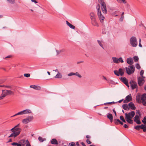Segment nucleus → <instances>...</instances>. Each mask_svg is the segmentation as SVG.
<instances>
[{"label":"nucleus","instance_id":"obj_1","mask_svg":"<svg viewBox=\"0 0 146 146\" xmlns=\"http://www.w3.org/2000/svg\"><path fill=\"white\" fill-rule=\"evenodd\" d=\"M135 115V112L134 111H132L128 113H125V119L124 117L122 115L120 116V119L123 122L126 123V121L129 123L133 124V121L132 120L133 118Z\"/></svg>","mask_w":146,"mask_h":146},{"label":"nucleus","instance_id":"obj_2","mask_svg":"<svg viewBox=\"0 0 146 146\" xmlns=\"http://www.w3.org/2000/svg\"><path fill=\"white\" fill-rule=\"evenodd\" d=\"M19 125L20 124H18L11 129V131L13 132V133L8 137L9 138L13 137L14 138L20 134L21 131V129L20 128L18 127L19 126Z\"/></svg>","mask_w":146,"mask_h":146},{"label":"nucleus","instance_id":"obj_3","mask_svg":"<svg viewBox=\"0 0 146 146\" xmlns=\"http://www.w3.org/2000/svg\"><path fill=\"white\" fill-rule=\"evenodd\" d=\"M135 69V68L133 66H129L128 68H125V69L119 68L118 73H124L126 71V73H133L134 72Z\"/></svg>","mask_w":146,"mask_h":146},{"label":"nucleus","instance_id":"obj_4","mask_svg":"<svg viewBox=\"0 0 146 146\" xmlns=\"http://www.w3.org/2000/svg\"><path fill=\"white\" fill-rule=\"evenodd\" d=\"M53 74H44L43 76L46 79H52L53 78H60L62 77L61 74H57L55 76L53 75Z\"/></svg>","mask_w":146,"mask_h":146},{"label":"nucleus","instance_id":"obj_5","mask_svg":"<svg viewBox=\"0 0 146 146\" xmlns=\"http://www.w3.org/2000/svg\"><path fill=\"white\" fill-rule=\"evenodd\" d=\"M141 77H139L138 78V83L139 86H142L145 82V80L144 77L143 76V74H140Z\"/></svg>","mask_w":146,"mask_h":146},{"label":"nucleus","instance_id":"obj_6","mask_svg":"<svg viewBox=\"0 0 146 146\" xmlns=\"http://www.w3.org/2000/svg\"><path fill=\"white\" fill-rule=\"evenodd\" d=\"M131 45L133 47H136L137 44L136 38L134 36L132 37L130 39Z\"/></svg>","mask_w":146,"mask_h":146},{"label":"nucleus","instance_id":"obj_7","mask_svg":"<svg viewBox=\"0 0 146 146\" xmlns=\"http://www.w3.org/2000/svg\"><path fill=\"white\" fill-rule=\"evenodd\" d=\"M33 119V117L32 116H29L27 118L24 119L22 120L23 123L26 124L30 122Z\"/></svg>","mask_w":146,"mask_h":146},{"label":"nucleus","instance_id":"obj_8","mask_svg":"<svg viewBox=\"0 0 146 146\" xmlns=\"http://www.w3.org/2000/svg\"><path fill=\"white\" fill-rule=\"evenodd\" d=\"M101 9L102 10L103 13L106 14L107 13V10L106 5L104 2H102L101 0Z\"/></svg>","mask_w":146,"mask_h":146},{"label":"nucleus","instance_id":"obj_9","mask_svg":"<svg viewBox=\"0 0 146 146\" xmlns=\"http://www.w3.org/2000/svg\"><path fill=\"white\" fill-rule=\"evenodd\" d=\"M7 90H2V93L0 96V100L3 99L7 96L8 95V94L7 91Z\"/></svg>","mask_w":146,"mask_h":146},{"label":"nucleus","instance_id":"obj_10","mask_svg":"<svg viewBox=\"0 0 146 146\" xmlns=\"http://www.w3.org/2000/svg\"><path fill=\"white\" fill-rule=\"evenodd\" d=\"M130 83L131 89L132 90H134L137 88V83L134 81L133 80H131L130 82Z\"/></svg>","mask_w":146,"mask_h":146},{"label":"nucleus","instance_id":"obj_11","mask_svg":"<svg viewBox=\"0 0 146 146\" xmlns=\"http://www.w3.org/2000/svg\"><path fill=\"white\" fill-rule=\"evenodd\" d=\"M133 120L134 122L138 124H140L141 122L140 121L139 117L137 115H136L133 118Z\"/></svg>","mask_w":146,"mask_h":146},{"label":"nucleus","instance_id":"obj_12","mask_svg":"<svg viewBox=\"0 0 146 146\" xmlns=\"http://www.w3.org/2000/svg\"><path fill=\"white\" fill-rule=\"evenodd\" d=\"M142 103L144 106H146V94H144L141 97Z\"/></svg>","mask_w":146,"mask_h":146},{"label":"nucleus","instance_id":"obj_13","mask_svg":"<svg viewBox=\"0 0 146 146\" xmlns=\"http://www.w3.org/2000/svg\"><path fill=\"white\" fill-rule=\"evenodd\" d=\"M119 79L120 80L125 84L127 86L129 87L127 80L126 78L121 77Z\"/></svg>","mask_w":146,"mask_h":146},{"label":"nucleus","instance_id":"obj_14","mask_svg":"<svg viewBox=\"0 0 146 146\" xmlns=\"http://www.w3.org/2000/svg\"><path fill=\"white\" fill-rule=\"evenodd\" d=\"M96 9L97 11V14L99 20L100 21V5L98 4L97 6Z\"/></svg>","mask_w":146,"mask_h":146},{"label":"nucleus","instance_id":"obj_15","mask_svg":"<svg viewBox=\"0 0 146 146\" xmlns=\"http://www.w3.org/2000/svg\"><path fill=\"white\" fill-rule=\"evenodd\" d=\"M128 106L129 108H130L132 110H135L136 107L132 102H130Z\"/></svg>","mask_w":146,"mask_h":146},{"label":"nucleus","instance_id":"obj_16","mask_svg":"<svg viewBox=\"0 0 146 146\" xmlns=\"http://www.w3.org/2000/svg\"><path fill=\"white\" fill-rule=\"evenodd\" d=\"M21 112L22 115L32 113V111L31 110L28 109L22 111H21Z\"/></svg>","mask_w":146,"mask_h":146},{"label":"nucleus","instance_id":"obj_17","mask_svg":"<svg viewBox=\"0 0 146 146\" xmlns=\"http://www.w3.org/2000/svg\"><path fill=\"white\" fill-rule=\"evenodd\" d=\"M91 23L94 26L96 27L99 26L97 22L96 19L91 20Z\"/></svg>","mask_w":146,"mask_h":146},{"label":"nucleus","instance_id":"obj_18","mask_svg":"<svg viewBox=\"0 0 146 146\" xmlns=\"http://www.w3.org/2000/svg\"><path fill=\"white\" fill-rule=\"evenodd\" d=\"M30 87L37 90H39L41 89V87L40 86L35 85H31L30 86Z\"/></svg>","mask_w":146,"mask_h":146},{"label":"nucleus","instance_id":"obj_19","mask_svg":"<svg viewBox=\"0 0 146 146\" xmlns=\"http://www.w3.org/2000/svg\"><path fill=\"white\" fill-rule=\"evenodd\" d=\"M127 62L128 64L130 65L132 64L133 63V62L132 58H129L127 59Z\"/></svg>","mask_w":146,"mask_h":146},{"label":"nucleus","instance_id":"obj_20","mask_svg":"<svg viewBox=\"0 0 146 146\" xmlns=\"http://www.w3.org/2000/svg\"><path fill=\"white\" fill-rule=\"evenodd\" d=\"M107 117L109 119L110 122L112 123L113 122V115H112L110 113H108L107 115Z\"/></svg>","mask_w":146,"mask_h":146},{"label":"nucleus","instance_id":"obj_21","mask_svg":"<svg viewBox=\"0 0 146 146\" xmlns=\"http://www.w3.org/2000/svg\"><path fill=\"white\" fill-rule=\"evenodd\" d=\"M50 143L52 144L57 145L58 144L57 140L55 138L52 139L51 140Z\"/></svg>","mask_w":146,"mask_h":146},{"label":"nucleus","instance_id":"obj_22","mask_svg":"<svg viewBox=\"0 0 146 146\" xmlns=\"http://www.w3.org/2000/svg\"><path fill=\"white\" fill-rule=\"evenodd\" d=\"M66 24L69 26L71 29H74L75 28V27L73 25L70 23L68 21H66Z\"/></svg>","mask_w":146,"mask_h":146},{"label":"nucleus","instance_id":"obj_23","mask_svg":"<svg viewBox=\"0 0 146 146\" xmlns=\"http://www.w3.org/2000/svg\"><path fill=\"white\" fill-rule=\"evenodd\" d=\"M128 106H128L127 104H124L123 105L122 107L124 110H129V108Z\"/></svg>","mask_w":146,"mask_h":146},{"label":"nucleus","instance_id":"obj_24","mask_svg":"<svg viewBox=\"0 0 146 146\" xmlns=\"http://www.w3.org/2000/svg\"><path fill=\"white\" fill-rule=\"evenodd\" d=\"M90 15L91 20L96 19L95 14L93 12L91 13H90Z\"/></svg>","mask_w":146,"mask_h":146},{"label":"nucleus","instance_id":"obj_25","mask_svg":"<svg viewBox=\"0 0 146 146\" xmlns=\"http://www.w3.org/2000/svg\"><path fill=\"white\" fill-rule=\"evenodd\" d=\"M126 99L128 101V102H130L132 100V97L131 94H129V95L126 97Z\"/></svg>","mask_w":146,"mask_h":146},{"label":"nucleus","instance_id":"obj_26","mask_svg":"<svg viewBox=\"0 0 146 146\" xmlns=\"http://www.w3.org/2000/svg\"><path fill=\"white\" fill-rule=\"evenodd\" d=\"M67 75L68 76H70L72 75H76L78 76L79 78L81 77V75L79 74H67Z\"/></svg>","mask_w":146,"mask_h":146},{"label":"nucleus","instance_id":"obj_27","mask_svg":"<svg viewBox=\"0 0 146 146\" xmlns=\"http://www.w3.org/2000/svg\"><path fill=\"white\" fill-rule=\"evenodd\" d=\"M38 139L40 142L42 143L44 141H45L46 139L45 138H43L42 137L39 136L38 137Z\"/></svg>","mask_w":146,"mask_h":146},{"label":"nucleus","instance_id":"obj_28","mask_svg":"<svg viewBox=\"0 0 146 146\" xmlns=\"http://www.w3.org/2000/svg\"><path fill=\"white\" fill-rule=\"evenodd\" d=\"M112 59L113 62L116 63H119L118 58H117L116 57H113L112 58Z\"/></svg>","mask_w":146,"mask_h":146},{"label":"nucleus","instance_id":"obj_29","mask_svg":"<svg viewBox=\"0 0 146 146\" xmlns=\"http://www.w3.org/2000/svg\"><path fill=\"white\" fill-rule=\"evenodd\" d=\"M120 120L118 119H114V123L116 125H118L119 124Z\"/></svg>","mask_w":146,"mask_h":146},{"label":"nucleus","instance_id":"obj_30","mask_svg":"<svg viewBox=\"0 0 146 146\" xmlns=\"http://www.w3.org/2000/svg\"><path fill=\"white\" fill-rule=\"evenodd\" d=\"M7 92L8 95H14V92L11 90H7Z\"/></svg>","mask_w":146,"mask_h":146},{"label":"nucleus","instance_id":"obj_31","mask_svg":"<svg viewBox=\"0 0 146 146\" xmlns=\"http://www.w3.org/2000/svg\"><path fill=\"white\" fill-rule=\"evenodd\" d=\"M119 3H123L124 4H126L127 1L125 0H116Z\"/></svg>","mask_w":146,"mask_h":146},{"label":"nucleus","instance_id":"obj_32","mask_svg":"<svg viewBox=\"0 0 146 146\" xmlns=\"http://www.w3.org/2000/svg\"><path fill=\"white\" fill-rule=\"evenodd\" d=\"M103 78L105 80H106V81H108V82L110 83H112L113 82V81L112 80H110L108 79H107L104 76H103Z\"/></svg>","mask_w":146,"mask_h":146},{"label":"nucleus","instance_id":"obj_33","mask_svg":"<svg viewBox=\"0 0 146 146\" xmlns=\"http://www.w3.org/2000/svg\"><path fill=\"white\" fill-rule=\"evenodd\" d=\"M133 59L135 62H137L139 60V58L137 56H135L133 57Z\"/></svg>","mask_w":146,"mask_h":146},{"label":"nucleus","instance_id":"obj_34","mask_svg":"<svg viewBox=\"0 0 146 146\" xmlns=\"http://www.w3.org/2000/svg\"><path fill=\"white\" fill-rule=\"evenodd\" d=\"M26 146H31L28 140L27 139L25 141Z\"/></svg>","mask_w":146,"mask_h":146},{"label":"nucleus","instance_id":"obj_35","mask_svg":"<svg viewBox=\"0 0 146 146\" xmlns=\"http://www.w3.org/2000/svg\"><path fill=\"white\" fill-rule=\"evenodd\" d=\"M22 115V112L21 111L20 112H19L18 113L16 114H15L14 115L12 116L11 117H14L16 115Z\"/></svg>","mask_w":146,"mask_h":146},{"label":"nucleus","instance_id":"obj_36","mask_svg":"<svg viewBox=\"0 0 146 146\" xmlns=\"http://www.w3.org/2000/svg\"><path fill=\"white\" fill-rule=\"evenodd\" d=\"M9 3L12 4H13L15 3V0H7Z\"/></svg>","mask_w":146,"mask_h":146},{"label":"nucleus","instance_id":"obj_37","mask_svg":"<svg viewBox=\"0 0 146 146\" xmlns=\"http://www.w3.org/2000/svg\"><path fill=\"white\" fill-rule=\"evenodd\" d=\"M135 67L136 68L138 69H140L141 68V67L139 64L137 63L135 65Z\"/></svg>","mask_w":146,"mask_h":146},{"label":"nucleus","instance_id":"obj_38","mask_svg":"<svg viewBox=\"0 0 146 146\" xmlns=\"http://www.w3.org/2000/svg\"><path fill=\"white\" fill-rule=\"evenodd\" d=\"M69 145H70V146H75L76 144L74 142H72L71 143H70L69 144Z\"/></svg>","mask_w":146,"mask_h":146},{"label":"nucleus","instance_id":"obj_39","mask_svg":"<svg viewBox=\"0 0 146 146\" xmlns=\"http://www.w3.org/2000/svg\"><path fill=\"white\" fill-rule=\"evenodd\" d=\"M119 63V62L123 63V59L121 57H120L119 58H118Z\"/></svg>","mask_w":146,"mask_h":146},{"label":"nucleus","instance_id":"obj_40","mask_svg":"<svg viewBox=\"0 0 146 146\" xmlns=\"http://www.w3.org/2000/svg\"><path fill=\"white\" fill-rule=\"evenodd\" d=\"M134 128L135 129L138 131H139L140 129L139 127L138 126V125H137L136 126H135L134 127Z\"/></svg>","mask_w":146,"mask_h":146},{"label":"nucleus","instance_id":"obj_41","mask_svg":"<svg viewBox=\"0 0 146 146\" xmlns=\"http://www.w3.org/2000/svg\"><path fill=\"white\" fill-rule=\"evenodd\" d=\"M24 76L26 77H29L30 76V74H24Z\"/></svg>","mask_w":146,"mask_h":146},{"label":"nucleus","instance_id":"obj_42","mask_svg":"<svg viewBox=\"0 0 146 146\" xmlns=\"http://www.w3.org/2000/svg\"><path fill=\"white\" fill-rule=\"evenodd\" d=\"M144 124H141V125H138V126H139V128L140 129H143L144 128Z\"/></svg>","mask_w":146,"mask_h":146},{"label":"nucleus","instance_id":"obj_43","mask_svg":"<svg viewBox=\"0 0 146 146\" xmlns=\"http://www.w3.org/2000/svg\"><path fill=\"white\" fill-rule=\"evenodd\" d=\"M136 100L137 102L139 103H141V101L140 100V98H137L136 99Z\"/></svg>","mask_w":146,"mask_h":146},{"label":"nucleus","instance_id":"obj_44","mask_svg":"<svg viewBox=\"0 0 146 146\" xmlns=\"http://www.w3.org/2000/svg\"><path fill=\"white\" fill-rule=\"evenodd\" d=\"M124 19V16H121L120 18L119 19V20L121 21H122Z\"/></svg>","mask_w":146,"mask_h":146},{"label":"nucleus","instance_id":"obj_45","mask_svg":"<svg viewBox=\"0 0 146 146\" xmlns=\"http://www.w3.org/2000/svg\"><path fill=\"white\" fill-rule=\"evenodd\" d=\"M144 128L143 129V131L144 132H145L146 131V125H144Z\"/></svg>","mask_w":146,"mask_h":146},{"label":"nucleus","instance_id":"obj_46","mask_svg":"<svg viewBox=\"0 0 146 146\" xmlns=\"http://www.w3.org/2000/svg\"><path fill=\"white\" fill-rule=\"evenodd\" d=\"M86 142L88 144H90L92 143V142L89 139H87L86 141Z\"/></svg>","mask_w":146,"mask_h":146},{"label":"nucleus","instance_id":"obj_47","mask_svg":"<svg viewBox=\"0 0 146 146\" xmlns=\"http://www.w3.org/2000/svg\"><path fill=\"white\" fill-rule=\"evenodd\" d=\"M117 76H122L124 74H115Z\"/></svg>","mask_w":146,"mask_h":146},{"label":"nucleus","instance_id":"obj_48","mask_svg":"<svg viewBox=\"0 0 146 146\" xmlns=\"http://www.w3.org/2000/svg\"><path fill=\"white\" fill-rule=\"evenodd\" d=\"M5 87L9 89H11V87L10 86L5 85Z\"/></svg>","mask_w":146,"mask_h":146},{"label":"nucleus","instance_id":"obj_49","mask_svg":"<svg viewBox=\"0 0 146 146\" xmlns=\"http://www.w3.org/2000/svg\"><path fill=\"white\" fill-rule=\"evenodd\" d=\"M62 51H62V50H61L60 51H58V50H56V52H57V55L60 54L62 52Z\"/></svg>","mask_w":146,"mask_h":146},{"label":"nucleus","instance_id":"obj_50","mask_svg":"<svg viewBox=\"0 0 146 146\" xmlns=\"http://www.w3.org/2000/svg\"><path fill=\"white\" fill-rule=\"evenodd\" d=\"M101 20L102 21H103L104 20V19H105V18L104 17H103L102 16V15L101 13Z\"/></svg>","mask_w":146,"mask_h":146},{"label":"nucleus","instance_id":"obj_51","mask_svg":"<svg viewBox=\"0 0 146 146\" xmlns=\"http://www.w3.org/2000/svg\"><path fill=\"white\" fill-rule=\"evenodd\" d=\"M123 127H124L126 128H128V125L126 124H124L123 125Z\"/></svg>","mask_w":146,"mask_h":146},{"label":"nucleus","instance_id":"obj_52","mask_svg":"<svg viewBox=\"0 0 146 146\" xmlns=\"http://www.w3.org/2000/svg\"><path fill=\"white\" fill-rule=\"evenodd\" d=\"M141 40L140 39H139V46L141 47H142V45L140 43Z\"/></svg>","mask_w":146,"mask_h":146},{"label":"nucleus","instance_id":"obj_53","mask_svg":"<svg viewBox=\"0 0 146 146\" xmlns=\"http://www.w3.org/2000/svg\"><path fill=\"white\" fill-rule=\"evenodd\" d=\"M113 112H114V113L115 114V115L116 116L117 115V114H116V111L115 110H114V109H113Z\"/></svg>","mask_w":146,"mask_h":146},{"label":"nucleus","instance_id":"obj_54","mask_svg":"<svg viewBox=\"0 0 146 146\" xmlns=\"http://www.w3.org/2000/svg\"><path fill=\"white\" fill-rule=\"evenodd\" d=\"M12 57V56L11 55H9V56H6L5 58H11V57Z\"/></svg>","mask_w":146,"mask_h":146},{"label":"nucleus","instance_id":"obj_55","mask_svg":"<svg viewBox=\"0 0 146 146\" xmlns=\"http://www.w3.org/2000/svg\"><path fill=\"white\" fill-rule=\"evenodd\" d=\"M86 137L87 139H90L91 138V137L89 135H87L86 136Z\"/></svg>","mask_w":146,"mask_h":146},{"label":"nucleus","instance_id":"obj_56","mask_svg":"<svg viewBox=\"0 0 146 146\" xmlns=\"http://www.w3.org/2000/svg\"><path fill=\"white\" fill-rule=\"evenodd\" d=\"M128 102L126 99L123 101V102L125 103H127Z\"/></svg>","mask_w":146,"mask_h":146},{"label":"nucleus","instance_id":"obj_57","mask_svg":"<svg viewBox=\"0 0 146 146\" xmlns=\"http://www.w3.org/2000/svg\"><path fill=\"white\" fill-rule=\"evenodd\" d=\"M80 143L83 146H86L85 144L83 142H81Z\"/></svg>","mask_w":146,"mask_h":146},{"label":"nucleus","instance_id":"obj_58","mask_svg":"<svg viewBox=\"0 0 146 146\" xmlns=\"http://www.w3.org/2000/svg\"><path fill=\"white\" fill-rule=\"evenodd\" d=\"M32 2H34L35 3H37V2L35 0H31Z\"/></svg>","mask_w":146,"mask_h":146},{"label":"nucleus","instance_id":"obj_59","mask_svg":"<svg viewBox=\"0 0 146 146\" xmlns=\"http://www.w3.org/2000/svg\"><path fill=\"white\" fill-rule=\"evenodd\" d=\"M142 122L144 124L146 125V121H144V120H142Z\"/></svg>","mask_w":146,"mask_h":146},{"label":"nucleus","instance_id":"obj_60","mask_svg":"<svg viewBox=\"0 0 146 146\" xmlns=\"http://www.w3.org/2000/svg\"><path fill=\"white\" fill-rule=\"evenodd\" d=\"M5 85H0V87H5Z\"/></svg>","mask_w":146,"mask_h":146},{"label":"nucleus","instance_id":"obj_61","mask_svg":"<svg viewBox=\"0 0 146 146\" xmlns=\"http://www.w3.org/2000/svg\"><path fill=\"white\" fill-rule=\"evenodd\" d=\"M111 102H107V103H105L104 104V105H106V104H111Z\"/></svg>","mask_w":146,"mask_h":146},{"label":"nucleus","instance_id":"obj_62","mask_svg":"<svg viewBox=\"0 0 146 146\" xmlns=\"http://www.w3.org/2000/svg\"><path fill=\"white\" fill-rule=\"evenodd\" d=\"M12 141V139H9V140L8 141L7 143L11 142Z\"/></svg>","mask_w":146,"mask_h":146},{"label":"nucleus","instance_id":"obj_63","mask_svg":"<svg viewBox=\"0 0 146 146\" xmlns=\"http://www.w3.org/2000/svg\"><path fill=\"white\" fill-rule=\"evenodd\" d=\"M119 124H121V125H123V123L122 122H121V121H119Z\"/></svg>","mask_w":146,"mask_h":146},{"label":"nucleus","instance_id":"obj_64","mask_svg":"<svg viewBox=\"0 0 146 146\" xmlns=\"http://www.w3.org/2000/svg\"><path fill=\"white\" fill-rule=\"evenodd\" d=\"M143 120L146 121V116H145L144 117L143 119Z\"/></svg>","mask_w":146,"mask_h":146}]
</instances>
